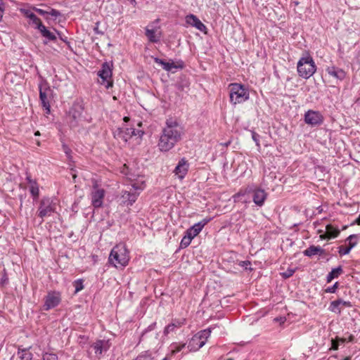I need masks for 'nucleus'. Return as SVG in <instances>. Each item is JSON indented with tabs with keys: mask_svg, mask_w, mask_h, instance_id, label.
<instances>
[{
	"mask_svg": "<svg viewBox=\"0 0 360 360\" xmlns=\"http://www.w3.org/2000/svg\"><path fill=\"white\" fill-rule=\"evenodd\" d=\"M182 134L183 129L179 123L173 119H168L159 139V150L162 152L170 150L181 140Z\"/></svg>",
	"mask_w": 360,
	"mask_h": 360,
	"instance_id": "nucleus-1",
	"label": "nucleus"
},
{
	"mask_svg": "<svg viewBox=\"0 0 360 360\" xmlns=\"http://www.w3.org/2000/svg\"><path fill=\"white\" fill-rule=\"evenodd\" d=\"M34 11L37 12L39 15H41L44 17L46 20H56L58 18L62 17L61 13L51 8L49 6H44V8H37L35 7H30L28 6H23L20 8V12L27 18L30 19L32 22H41V20L38 19L34 14Z\"/></svg>",
	"mask_w": 360,
	"mask_h": 360,
	"instance_id": "nucleus-2",
	"label": "nucleus"
},
{
	"mask_svg": "<svg viewBox=\"0 0 360 360\" xmlns=\"http://www.w3.org/2000/svg\"><path fill=\"white\" fill-rule=\"evenodd\" d=\"M130 259L129 252L124 243L116 245L111 250L108 261L117 269H122L128 265Z\"/></svg>",
	"mask_w": 360,
	"mask_h": 360,
	"instance_id": "nucleus-3",
	"label": "nucleus"
},
{
	"mask_svg": "<svg viewBox=\"0 0 360 360\" xmlns=\"http://www.w3.org/2000/svg\"><path fill=\"white\" fill-rule=\"evenodd\" d=\"M316 67L314 61L309 54L302 57L297 63V72L300 77L308 79L316 72Z\"/></svg>",
	"mask_w": 360,
	"mask_h": 360,
	"instance_id": "nucleus-4",
	"label": "nucleus"
},
{
	"mask_svg": "<svg viewBox=\"0 0 360 360\" xmlns=\"http://www.w3.org/2000/svg\"><path fill=\"white\" fill-rule=\"evenodd\" d=\"M230 102L233 104L242 103L249 99L250 94L248 89L238 83H232L229 85Z\"/></svg>",
	"mask_w": 360,
	"mask_h": 360,
	"instance_id": "nucleus-5",
	"label": "nucleus"
},
{
	"mask_svg": "<svg viewBox=\"0 0 360 360\" xmlns=\"http://www.w3.org/2000/svg\"><path fill=\"white\" fill-rule=\"evenodd\" d=\"M142 130H135L134 128H128L124 125L122 127H117L113 131V136L120 143H126L133 136H137L140 140L143 135Z\"/></svg>",
	"mask_w": 360,
	"mask_h": 360,
	"instance_id": "nucleus-6",
	"label": "nucleus"
},
{
	"mask_svg": "<svg viewBox=\"0 0 360 360\" xmlns=\"http://www.w3.org/2000/svg\"><path fill=\"white\" fill-rule=\"evenodd\" d=\"M210 334L211 330L210 329H206L194 335L189 340L188 345L189 352H196L202 347L205 345L207 338L210 336Z\"/></svg>",
	"mask_w": 360,
	"mask_h": 360,
	"instance_id": "nucleus-7",
	"label": "nucleus"
},
{
	"mask_svg": "<svg viewBox=\"0 0 360 360\" xmlns=\"http://www.w3.org/2000/svg\"><path fill=\"white\" fill-rule=\"evenodd\" d=\"M57 202L56 200L51 198H43L38 207V216L42 219L46 217L51 216L56 210Z\"/></svg>",
	"mask_w": 360,
	"mask_h": 360,
	"instance_id": "nucleus-8",
	"label": "nucleus"
},
{
	"mask_svg": "<svg viewBox=\"0 0 360 360\" xmlns=\"http://www.w3.org/2000/svg\"><path fill=\"white\" fill-rule=\"evenodd\" d=\"M105 195V191L94 182L90 193L91 203L94 208L101 207L103 205V200Z\"/></svg>",
	"mask_w": 360,
	"mask_h": 360,
	"instance_id": "nucleus-9",
	"label": "nucleus"
},
{
	"mask_svg": "<svg viewBox=\"0 0 360 360\" xmlns=\"http://www.w3.org/2000/svg\"><path fill=\"white\" fill-rule=\"evenodd\" d=\"M112 63L105 62L102 65L101 70L98 72V75L103 80V82H107L105 84V87L107 89L112 86V82L110 80L112 74Z\"/></svg>",
	"mask_w": 360,
	"mask_h": 360,
	"instance_id": "nucleus-10",
	"label": "nucleus"
},
{
	"mask_svg": "<svg viewBox=\"0 0 360 360\" xmlns=\"http://www.w3.org/2000/svg\"><path fill=\"white\" fill-rule=\"evenodd\" d=\"M61 300V295L59 292L52 291L49 292L45 297L44 309L49 310L56 307L59 304Z\"/></svg>",
	"mask_w": 360,
	"mask_h": 360,
	"instance_id": "nucleus-11",
	"label": "nucleus"
},
{
	"mask_svg": "<svg viewBox=\"0 0 360 360\" xmlns=\"http://www.w3.org/2000/svg\"><path fill=\"white\" fill-rule=\"evenodd\" d=\"M146 36L152 43H158L160 41L162 32L160 26L148 25L146 27Z\"/></svg>",
	"mask_w": 360,
	"mask_h": 360,
	"instance_id": "nucleus-12",
	"label": "nucleus"
},
{
	"mask_svg": "<svg viewBox=\"0 0 360 360\" xmlns=\"http://www.w3.org/2000/svg\"><path fill=\"white\" fill-rule=\"evenodd\" d=\"M323 121L322 115L319 111L309 110L304 114V122L311 126L321 124Z\"/></svg>",
	"mask_w": 360,
	"mask_h": 360,
	"instance_id": "nucleus-13",
	"label": "nucleus"
},
{
	"mask_svg": "<svg viewBox=\"0 0 360 360\" xmlns=\"http://www.w3.org/2000/svg\"><path fill=\"white\" fill-rule=\"evenodd\" d=\"M139 192L131 191H122L119 198L120 204L125 206H131L136 200Z\"/></svg>",
	"mask_w": 360,
	"mask_h": 360,
	"instance_id": "nucleus-14",
	"label": "nucleus"
},
{
	"mask_svg": "<svg viewBox=\"0 0 360 360\" xmlns=\"http://www.w3.org/2000/svg\"><path fill=\"white\" fill-rule=\"evenodd\" d=\"M212 219V217H207L201 220L200 221L195 224L191 227H190L186 233L190 236V237L194 238L197 236L200 231L202 230L204 226L208 224Z\"/></svg>",
	"mask_w": 360,
	"mask_h": 360,
	"instance_id": "nucleus-15",
	"label": "nucleus"
},
{
	"mask_svg": "<svg viewBox=\"0 0 360 360\" xmlns=\"http://www.w3.org/2000/svg\"><path fill=\"white\" fill-rule=\"evenodd\" d=\"M186 320L184 318L172 319V322L166 326L164 328L163 334L165 336L169 335L172 333H174L176 329L184 326Z\"/></svg>",
	"mask_w": 360,
	"mask_h": 360,
	"instance_id": "nucleus-16",
	"label": "nucleus"
},
{
	"mask_svg": "<svg viewBox=\"0 0 360 360\" xmlns=\"http://www.w3.org/2000/svg\"><path fill=\"white\" fill-rule=\"evenodd\" d=\"M188 168L189 164L188 162V160H186V158H183L179 161L177 165L174 169V172L179 179L182 180L187 174Z\"/></svg>",
	"mask_w": 360,
	"mask_h": 360,
	"instance_id": "nucleus-17",
	"label": "nucleus"
},
{
	"mask_svg": "<svg viewBox=\"0 0 360 360\" xmlns=\"http://www.w3.org/2000/svg\"><path fill=\"white\" fill-rule=\"evenodd\" d=\"M326 71L330 77L339 81H342L347 75L345 70L335 66H328L326 68Z\"/></svg>",
	"mask_w": 360,
	"mask_h": 360,
	"instance_id": "nucleus-18",
	"label": "nucleus"
},
{
	"mask_svg": "<svg viewBox=\"0 0 360 360\" xmlns=\"http://www.w3.org/2000/svg\"><path fill=\"white\" fill-rule=\"evenodd\" d=\"M267 198V193L264 190L256 188L253 191V202L258 206L261 207L264 205Z\"/></svg>",
	"mask_w": 360,
	"mask_h": 360,
	"instance_id": "nucleus-19",
	"label": "nucleus"
},
{
	"mask_svg": "<svg viewBox=\"0 0 360 360\" xmlns=\"http://www.w3.org/2000/svg\"><path fill=\"white\" fill-rule=\"evenodd\" d=\"M108 340H99L92 345L94 352L96 355H101L103 352H106L110 348Z\"/></svg>",
	"mask_w": 360,
	"mask_h": 360,
	"instance_id": "nucleus-20",
	"label": "nucleus"
},
{
	"mask_svg": "<svg viewBox=\"0 0 360 360\" xmlns=\"http://www.w3.org/2000/svg\"><path fill=\"white\" fill-rule=\"evenodd\" d=\"M37 29L41 33V35L49 41H54L56 39V36L54 32L47 29L44 24H37Z\"/></svg>",
	"mask_w": 360,
	"mask_h": 360,
	"instance_id": "nucleus-21",
	"label": "nucleus"
},
{
	"mask_svg": "<svg viewBox=\"0 0 360 360\" xmlns=\"http://www.w3.org/2000/svg\"><path fill=\"white\" fill-rule=\"evenodd\" d=\"M50 92L49 89L39 90V98L41 102L42 106L46 110L47 112H50V104L48 98L49 93Z\"/></svg>",
	"mask_w": 360,
	"mask_h": 360,
	"instance_id": "nucleus-22",
	"label": "nucleus"
},
{
	"mask_svg": "<svg viewBox=\"0 0 360 360\" xmlns=\"http://www.w3.org/2000/svg\"><path fill=\"white\" fill-rule=\"evenodd\" d=\"M326 233L320 236L321 239L336 238L340 233V230L330 224L326 226Z\"/></svg>",
	"mask_w": 360,
	"mask_h": 360,
	"instance_id": "nucleus-23",
	"label": "nucleus"
},
{
	"mask_svg": "<svg viewBox=\"0 0 360 360\" xmlns=\"http://www.w3.org/2000/svg\"><path fill=\"white\" fill-rule=\"evenodd\" d=\"M155 62L159 65H160L162 68L166 71H171L173 68L177 69V68H182L181 65H175L174 62L169 63L165 62L162 59L155 58Z\"/></svg>",
	"mask_w": 360,
	"mask_h": 360,
	"instance_id": "nucleus-24",
	"label": "nucleus"
},
{
	"mask_svg": "<svg viewBox=\"0 0 360 360\" xmlns=\"http://www.w3.org/2000/svg\"><path fill=\"white\" fill-rule=\"evenodd\" d=\"M26 180L27 181V182L30 185V191L31 194L34 198H38L39 194V186H38L37 181L35 180L32 179L30 176H27L26 177Z\"/></svg>",
	"mask_w": 360,
	"mask_h": 360,
	"instance_id": "nucleus-25",
	"label": "nucleus"
},
{
	"mask_svg": "<svg viewBox=\"0 0 360 360\" xmlns=\"http://www.w3.org/2000/svg\"><path fill=\"white\" fill-rule=\"evenodd\" d=\"M304 255L307 257H312L316 255H322L323 250L319 246L311 245L303 252Z\"/></svg>",
	"mask_w": 360,
	"mask_h": 360,
	"instance_id": "nucleus-26",
	"label": "nucleus"
},
{
	"mask_svg": "<svg viewBox=\"0 0 360 360\" xmlns=\"http://www.w3.org/2000/svg\"><path fill=\"white\" fill-rule=\"evenodd\" d=\"M30 347L24 348V349H21L20 347L18 348V354L19 358L21 360H32L33 354L30 351Z\"/></svg>",
	"mask_w": 360,
	"mask_h": 360,
	"instance_id": "nucleus-27",
	"label": "nucleus"
},
{
	"mask_svg": "<svg viewBox=\"0 0 360 360\" xmlns=\"http://www.w3.org/2000/svg\"><path fill=\"white\" fill-rule=\"evenodd\" d=\"M342 272L341 266L333 269L332 271L328 274L326 280L328 283L332 281L333 279L338 278Z\"/></svg>",
	"mask_w": 360,
	"mask_h": 360,
	"instance_id": "nucleus-28",
	"label": "nucleus"
},
{
	"mask_svg": "<svg viewBox=\"0 0 360 360\" xmlns=\"http://www.w3.org/2000/svg\"><path fill=\"white\" fill-rule=\"evenodd\" d=\"M186 344V343H180V342H173L171 344V352L170 355L173 356L176 353L181 352L184 348H185Z\"/></svg>",
	"mask_w": 360,
	"mask_h": 360,
	"instance_id": "nucleus-29",
	"label": "nucleus"
},
{
	"mask_svg": "<svg viewBox=\"0 0 360 360\" xmlns=\"http://www.w3.org/2000/svg\"><path fill=\"white\" fill-rule=\"evenodd\" d=\"M342 300H334L330 302L329 310L332 312H334L337 314H341V309L340 306L341 305Z\"/></svg>",
	"mask_w": 360,
	"mask_h": 360,
	"instance_id": "nucleus-30",
	"label": "nucleus"
},
{
	"mask_svg": "<svg viewBox=\"0 0 360 360\" xmlns=\"http://www.w3.org/2000/svg\"><path fill=\"white\" fill-rule=\"evenodd\" d=\"M251 191H252V190L250 188H246L245 189L240 190L237 193H236L234 195H233V201L235 202L240 201V197L250 193Z\"/></svg>",
	"mask_w": 360,
	"mask_h": 360,
	"instance_id": "nucleus-31",
	"label": "nucleus"
},
{
	"mask_svg": "<svg viewBox=\"0 0 360 360\" xmlns=\"http://www.w3.org/2000/svg\"><path fill=\"white\" fill-rule=\"evenodd\" d=\"M145 187H146L145 181L141 179L140 181L134 182L132 184V188H131V190L133 189L134 190L133 191H136V192H139L140 193V191L143 190Z\"/></svg>",
	"mask_w": 360,
	"mask_h": 360,
	"instance_id": "nucleus-32",
	"label": "nucleus"
},
{
	"mask_svg": "<svg viewBox=\"0 0 360 360\" xmlns=\"http://www.w3.org/2000/svg\"><path fill=\"white\" fill-rule=\"evenodd\" d=\"M193 239V238L190 237V236L186 233L185 236L181 239V241L180 243L181 247L182 248H187L191 244Z\"/></svg>",
	"mask_w": 360,
	"mask_h": 360,
	"instance_id": "nucleus-33",
	"label": "nucleus"
},
{
	"mask_svg": "<svg viewBox=\"0 0 360 360\" xmlns=\"http://www.w3.org/2000/svg\"><path fill=\"white\" fill-rule=\"evenodd\" d=\"M43 360H58V355L53 352H45L42 354Z\"/></svg>",
	"mask_w": 360,
	"mask_h": 360,
	"instance_id": "nucleus-34",
	"label": "nucleus"
},
{
	"mask_svg": "<svg viewBox=\"0 0 360 360\" xmlns=\"http://www.w3.org/2000/svg\"><path fill=\"white\" fill-rule=\"evenodd\" d=\"M133 360H154V358L148 353H143L141 354H139L138 356H136Z\"/></svg>",
	"mask_w": 360,
	"mask_h": 360,
	"instance_id": "nucleus-35",
	"label": "nucleus"
},
{
	"mask_svg": "<svg viewBox=\"0 0 360 360\" xmlns=\"http://www.w3.org/2000/svg\"><path fill=\"white\" fill-rule=\"evenodd\" d=\"M74 286L75 287V292H78L84 288L82 280L78 279L74 282Z\"/></svg>",
	"mask_w": 360,
	"mask_h": 360,
	"instance_id": "nucleus-36",
	"label": "nucleus"
},
{
	"mask_svg": "<svg viewBox=\"0 0 360 360\" xmlns=\"http://www.w3.org/2000/svg\"><path fill=\"white\" fill-rule=\"evenodd\" d=\"M185 22L188 23V22H201L196 16L191 14V15H188L186 17Z\"/></svg>",
	"mask_w": 360,
	"mask_h": 360,
	"instance_id": "nucleus-37",
	"label": "nucleus"
},
{
	"mask_svg": "<svg viewBox=\"0 0 360 360\" xmlns=\"http://www.w3.org/2000/svg\"><path fill=\"white\" fill-rule=\"evenodd\" d=\"M192 27H195L197 30L203 32L204 34H207V28L205 24H190Z\"/></svg>",
	"mask_w": 360,
	"mask_h": 360,
	"instance_id": "nucleus-38",
	"label": "nucleus"
},
{
	"mask_svg": "<svg viewBox=\"0 0 360 360\" xmlns=\"http://www.w3.org/2000/svg\"><path fill=\"white\" fill-rule=\"evenodd\" d=\"M351 250V247H345V246H340L339 247V254L340 255H345L349 253Z\"/></svg>",
	"mask_w": 360,
	"mask_h": 360,
	"instance_id": "nucleus-39",
	"label": "nucleus"
},
{
	"mask_svg": "<svg viewBox=\"0 0 360 360\" xmlns=\"http://www.w3.org/2000/svg\"><path fill=\"white\" fill-rule=\"evenodd\" d=\"M295 273V270L292 269H288L286 271L281 273V275L283 278H287L293 275Z\"/></svg>",
	"mask_w": 360,
	"mask_h": 360,
	"instance_id": "nucleus-40",
	"label": "nucleus"
},
{
	"mask_svg": "<svg viewBox=\"0 0 360 360\" xmlns=\"http://www.w3.org/2000/svg\"><path fill=\"white\" fill-rule=\"evenodd\" d=\"M356 238L355 235H350L347 238V240L349 241V245L348 247H351V250L356 245V242H352V239Z\"/></svg>",
	"mask_w": 360,
	"mask_h": 360,
	"instance_id": "nucleus-41",
	"label": "nucleus"
},
{
	"mask_svg": "<svg viewBox=\"0 0 360 360\" xmlns=\"http://www.w3.org/2000/svg\"><path fill=\"white\" fill-rule=\"evenodd\" d=\"M338 283L336 282L333 286L331 287H328V288L326 289V292H328V293H334L336 290V289L338 288Z\"/></svg>",
	"mask_w": 360,
	"mask_h": 360,
	"instance_id": "nucleus-42",
	"label": "nucleus"
},
{
	"mask_svg": "<svg viewBox=\"0 0 360 360\" xmlns=\"http://www.w3.org/2000/svg\"><path fill=\"white\" fill-rule=\"evenodd\" d=\"M239 265L242 267H244L245 269H248V266H250V262L246 260V261H242L239 263Z\"/></svg>",
	"mask_w": 360,
	"mask_h": 360,
	"instance_id": "nucleus-43",
	"label": "nucleus"
},
{
	"mask_svg": "<svg viewBox=\"0 0 360 360\" xmlns=\"http://www.w3.org/2000/svg\"><path fill=\"white\" fill-rule=\"evenodd\" d=\"M341 305L346 307H351L352 304L351 302L349 301H344L342 300Z\"/></svg>",
	"mask_w": 360,
	"mask_h": 360,
	"instance_id": "nucleus-44",
	"label": "nucleus"
},
{
	"mask_svg": "<svg viewBox=\"0 0 360 360\" xmlns=\"http://www.w3.org/2000/svg\"><path fill=\"white\" fill-rule=\"evenodd\" d=\"M286 319L285 317H279L274 319L275 321H280L281 323H283L285 321Z\"/></svg>",
	"mask_w": 360,
	"mask_h": 360,
	"instance_id": "nucleus-45",
	"label": "nucleus"
},
{
	"mask_svg": "<svg viewBox=\"0 0 360 360\" xmlns=\"http://www.w3.org/2000/svg\"><path fill=\"white\" fill-rule=\"evenodd\" d=\"M332 348L334 350H336L338 348V344L334 340H333V342H332Z\"/></svg>",
	"mask_w": 360,
	"mask_h": 360,
	"instance_id": "nucleus-46",
	"label": "nucleus"
},
{
	"mask_svg": "<svg viewBox=\"0 0 360 360\" xmlns=\"http://www.w3.org/2000/svg\"><path fill=\"white\" fill-rule=\"evenodd\" d=\"M63 148H64L65 153L67 155H69L70 151H71L70 149L68 147H67L66 146H65V145L63 146Z\"/></svg>",
	"mask_w": 360,
	"mask_h": 360,
	"instance_id": "nucleus-47",
	"label": "nucleus"
},
{
	"mask_svg": "<svg viewBox=\"0 0 360 360\" xmlns=\"http://www.w3.org/2000/svg\"><path fill=\"white\" fill-rule=\"evenodd\" d=\"M4 6H0V20L2 18V14H3V12H4Z\"/></svg>",
	"mask_w": 360,
	"mask_h": 360,
	"instance_id": "nucleus-48",
	"label": "nucleus"
},
{
	"mask_svg": "<svg viewBox=\"0 0 360 360\" xmlns=\"http://www.w3.org/2000/svg\"><path fill=\"white\" fill-rule=\"evenodd\" d=\"M252 138H253L254 141L256 142V144H257V146H259V143L258 140L255 137V136H254V135L252 136Z\"/></svg>",
	"mask_w": 360,
	"mask_h": 360,
	"instance_id": "nucleus-49",
	"label": "nucleus"
},
{
	"mask_svg": "<svg viewBox=\"0 0 360 360\" xmlns=\"http://www.w3.org/2000/svg\"><path fill=\"white\" fill-rule=\"evenodd\" d=\"M123 120H124V122H127L129 120V117H124L123 118Z\"/></svg>",
	"mask_w": 360,
	"mask_h": 360,
	"instance_id": "nucleus-50",
	"label": "nucleus"
},
{
	"mask_svg": "<svg viewBox=\"0 0 360 360\" xmlns=\"http://www.w3.org/2000/svg\"><path fill=\"white\" fill-rule=\"evenodd\" d=\"M94 31H95V32H96V33H99V32H98V27H97V26L94 27Z\"/></svg>",
	"mask_w": 360,
	"mask_h": 360,
	"instance_id": "nucleus-51",
	"label": "nucleus"
},
{
	"mask_svg": "<svg viewBox=\"0 0 360 360\" xmlns=\"http://www.w3.org/2000/svg\"><path fill=\"white\" fill-rule=\"evenodd\" d=\"M34 135H35V136H39V135H40L39 131H36V132L34 133Z\"/></svg>",
	"mask_w": 360,
	"mask_h": 360,
	"instance_id": "nucleus-52",
	"label": "nucleus"
},
{
	"mask_svg": "<svg viewBox=\"0 0 360 360\" xmlns=\"http://www.w3.org/2000/svg\"><path fill=\"white\" fill-rule=\"evenodd\" d=\"M4 6V4L2 0H0V6Z\"/></svg>",
	"mask_w": 360,
	"mask_h": 360,
	"instance_id": "nucleus-53",
	"label": "nucleus"
},
{
	"mask_svg": "<svg viewBox=\"0 0 360 360\" xmlns=\"http://www.w3.org/2000/svg\"><path fill=\"white\" fill-rule=\"evenodd\" d=\"M162 360H170V359L168 356L165 357Z\"/></svg>",
	"mask_w": 360,
	"mask_h": 360,
	"instance_id": "nucleus-54",
	"label": "nucleus"
},
{
	"mask_svg": "<svg viewBox=\"0 0 360 360\" xmlns=\"http://www.w3.org/2000/svg\"><path fill=\"white\" fill-rule=\"evenodd\" d=\"M72 117L75 120L77 119V115L74 114L72 115Z\"/></svg>",
	"mask_w": 360,
	"mask_h": 360,
	"instance_id": "nucleus-55",
	"label": "nucleus"
},
{
	"mask_svg": "<svg viewBox=\"0 0 360 360\" xmlns=\"http://www.w3.org/2000/svg\"><path fill=\"white\" fill-rule=\"evenodd\" d=\"M343 360H350L349 357H345Z\"/></svg>",
	"mask_w": 360,
	"mask_h": 360,
	"instance_id": "nucleus-56",
	"label": "nucleus"
},
{
	"mask_svg": "<svg viewBox=\"0 0 360 360\" xmlns=\"http://www.w3.org/2000/svg\"><path fill=\"white\" fill-rule=\"evenodd\" d=\"M62 20H65V19H62V18H58V21H59V22H60V21H61Z\"/></svg>",
	"mask_w": 360,
	"mask_h": 360,
	"instance_id": "nucleus-57",
	"label": "nucleus"
},
{
	"mask_svg": "<svg viewBox=\"0 0 360 360\" xmlns=\"http://www.w3.org/2000/svg\"><path fill=\"white\" fill-rule=\"evenodd\" d=\"M37 144L38 146H39V145H40V142L38 141L37 142Z\"/></svg>",
	"mask_w": 360,
	"mask_h": 360,
	"instance_id": "nucleus-58",
	"label": "nucleus"
},
{
	"mask_svg": "<svg viewBox=\"0 0 360 360\" xmlns=\"http://www.w3.org/2000/svg\"><path fill=\"white\" fill-rule=\"evenodd\" d=\"M226 360H233L232 359H227Z\"/></svg>",
	"mask_w": 360,
	"mask_h": 360,
	"instance_id": "nucleus-59",
	"label": "nucleus"
}]
</instances>
